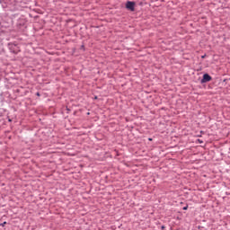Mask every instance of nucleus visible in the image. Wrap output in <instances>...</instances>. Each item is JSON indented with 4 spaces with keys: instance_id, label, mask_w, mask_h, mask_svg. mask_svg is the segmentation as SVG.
I'll list each match as a JSON object with an SVG mask.
<instances>
[{
    "instance_id": "obj_2",
    "label": "nucleus",
    "mask_w": 230,
    "mask_h": 230,
    "mask_svg": "<svg viewBox=\"0 0 230 230\" xmlns=\"http://www.w3.org/2000/svg\"><path fill=\"white\" fill-rule=\"evenodd\" d=\"M207 82H211V75H209L208 74H205L203 75V78L201 80V84H206Z\"/></svg>"
},
{
    "instance_id": "obj_5",
    "label": "nucleus",
    "mask_w": 230,
    "mask_h": 230,
    "mask_svg": "<svg viewBox=\"0 0 230 230\" xmlns=\"http://www.w3.org/2000/svg\"><path fill=\"white\" fill-rule=\"evenodd\" d=\"M6 222H4V226H5Z\"/></svg>"
},
{
    "instance_id": "obj_7",
    "label": "nucleus",
    "mask_w": 230,
    "mask_h": 230,
    "mask_svg": "<svg viewBox=\"0 0 230 230\" xmlns=\"http://www.w3.org/2000/svg\"><path fill=\"white\" fill-rule=\"evenodd\" d=\"M162 229H164V226H162Z\"/></svg>"
},
{
    "instance_id": "obj_1",
    "label": "nucleus",
    "mask_w": 230,
    "mask_h": 230,
    "mask_svg": "<svg viewBox=\"0 0 230 230\" xmlns=\"http://www.w3.org/2000/svg\"><path fill=\"white\" fill-rule=\"evenodd\" d=\"M126 8L130 12H134V10H136V3L130 1L127 2Z\"/></svg>"
},
{
    "instance_id": "obj_3",
    "label": "nucleus",
    "mask_w": 230,
    "mask_h": 230,
    "mask_svg": "<svg viewBox=\"0 0 230 230\" xmlns=\"http://www.w3.org/2000/svg\"><path fill=\"white\" fill-rule=\"evenodd\" d=\"M183 209H184V211H186V209H188V207H184Z\"/></svg>"
},
{
    "instance_id": "obj_4",
    "label": "nucleus",
    "mask_w": 230,
    "mask_h": 230,
    "mask_svg": "<svg viewBox=\"0 0 230 230\" xmlns=\"http://www.w3.org/2000/svg\"><path fill=\"white\" fill-rule=\"evenodd\" d=\"M206 56H202V58H205Z\"/></svg>"
},
{
    "instance_id": "obj_6",
    "label": "nucleus",
    "mask_w": 230,
    "mask_h": 230,
    "mask_svg": "<svg viewBox=\"0 0 230 230\" xmlns=\"http://www.w3.org/2000/svg\"><path fill=\"white\" fill-rule=\"evenodd\" d=\"M6 222H4V226H5Z\"/></svg>"
}]
</instances>
